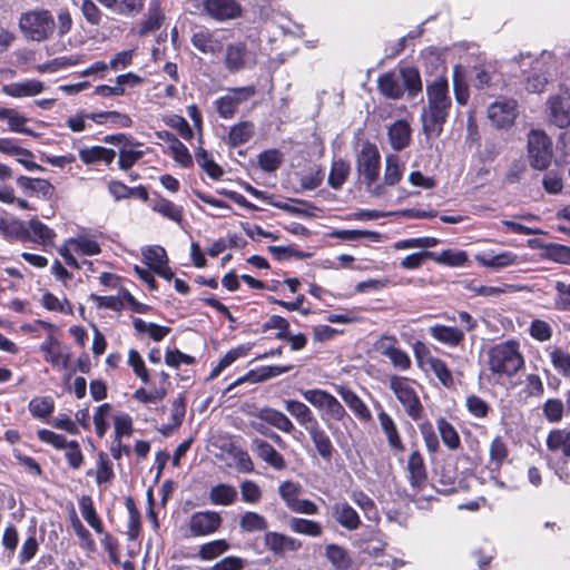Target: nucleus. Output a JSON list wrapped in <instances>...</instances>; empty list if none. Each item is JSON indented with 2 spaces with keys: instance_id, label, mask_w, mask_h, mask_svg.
<instances>
[{
  "instance_id": "1",
  "label": "nucleus",
  "mask_w": 570,
  "mask_h": 570,
  "mask_svg": "<svg viewBox=\"0 0 570 570\" xmlns=\"http://www.w3.org/2000/svg\"><path fill=\"white\" fill-rule=\"evenodd\" d=\"M428 106L421 116L422 130L428 139L439 137L451 109L446 79L436 78L426 87Z\"/></svg>"
},
{
  "instance_id": "2",
  "label": "nucleus",
  "mask_w": 570,
  "mask_h": 570,
  "mask_svg": "<svg viewBox=\"0 0 570 570\" xmlns=\"http://www.w3.org/2000/svg\"><path fill=\"white\" fill-rule=\"evenodd\" d=\"M0 234L6 238L22 242H33L42 245L52 244L55 233L37 219H31L28 225L17 216H0Z\"/></svg>"
},
{
  "instance_id": "3",
  "label": "nucleus",
  "mask_w": 570,
  "mask_h": 570,
  "mask_svg": "<svg viewBox=\"0 0 570 570\" xmlns=\"http://www.w3.org/2000/svg\"><path fill=\"white\" fill-rule=\"evenodd\" d=\"M487 356L490 372L499 377H512L524 366L523 355L515 341L493 345Z\"/></svg>"
},
{
  "instance_id": "4",
  "label": "nucleus",
  "mask_w": 570,
  "mask_h": 570,
  "mask_svg": "<svg viewBox=\"0 0 570 570\" xmlns=\"http://www.w3.org/2000/svg\"><path fill=\"white\" fill-rule=\"evenodd\" d=\"M358 180L366 190L374 196L384 195V186L381 184V155L377 147L368 141L362 145L356 158Z\"/></svg>"
},
{
  "instance_id": "5",
  "label": "nucleus",
  "mask_w": 570,
  "mask_h": 570,
  "mask_svg": "<svg viewBox=\"0 0 570 570\" xmlns=\"http://www.w3.org/2000/svg\"><path fill=\"white\" fill-rule=\"evenodd\" d=\"M415 381L405 376L391 375L389 387L403 406L404 412L413 421H419L423 414V405L415 390Z\"/></svg>"
},
{
  "instance_id": "6",
  "label": "nucleus",
  "mask_w": 570,
  "mask_h": 570,
  "mask_svg": "<svg viewBox=\"0 0 570 570\" xmlns=\"http://www.w3.org/2000/svg\"><path fill=\"white\" fill-rule=\"evenodd\" d=\"M19 28L26 38L41 42L53 35L56 23L50 11L30 10L21 14Z\"/></svg>"
},
{
  "instance_id": "7",
  "label": "nucleus",
  "mask_w": 570,
  "mask_h": 570,
  "mask_svg": "<svg viewBox=\"0 0 570 570\" xmlns=\"http://www.w3.org/2000/svg\"><path fill=\"white\" fill-rule=\"evenodd\" d=\"M527 151L531 167L544 170L553 158L552 140L542 130H531L528 134Z\"/></svg>"
},
{
  "instance_id": "8",
  "label": "nucleus",
  "mask_w": 570,
  "mask_h": 570,
  "mask_svg": "<svg viewBox=\"0 0 570 570\" xmlns=\"http://www.w3.org/2000/svg\"><path fill=\"white\" fill-rule=\"evenodd\" d=\"M224 63L226 69L234 73L253 68L257 63V58L255 52L248 50L245 42L237 41L227 45Z\"/></svg>"
},
{
  "instance_id": "9",
  "label": "nucleus",
  "mask_w": 570,
  "mask_h": 570,
  "mask_svg": "<svg viewBox=\"0 0 570 570\" xmlns=\"http://www.w3.org/2000/svg\"><path fill=\"white\" fill-rule=\"evenodd\" d=\"M548 120L560 129L570 126V88H563L559 94L547 100Z\"/></svg>"
},
{
  "instance_id": "10",
  "label": "nucleus",
  "mask_w": 570,
  "mask_h": 570,
  "mask_svg": "<svg viewBox=\"0 0 570 570\" xmlns=\"http://www.w3.org/2000/svg\"><path fill=\"white\" fill-rule=\"evenodd\" d=\"M487 115L494 127H510L518 116V102L514 99L497 100L488 107Z\"/></svg>"
},
{
  "instance_id": "11",
  "label": "nucleus",
  "mask_w": 570,
  "mask_h": 570,
  "mask_svg": "<svg viewBox=\"0 0 570 570\" xmlns=\"http://www.w3.org/2000/svg\"><path fill=\"white\" fill-rule=\"evenodd\" d=\"M229 91L230 95L220 97L215 101L218 115L225 119H229L235 115L239 104L246 101L255 94V88L253 86H247L233 88Z\"/></svg>"
},
{
  "instance_id": "12",
  "label": "nucleus",
  "mask_w": 570,
  "mask_h": 570,
  "mask_svg": "<svg viewBox=\"0 0 570 570\" xmlns=\"http://www.w3.org/2000/svg\"><path fill=\"white\" fill-rule=\"evenodd\" d=\"M285 404L286 410L309 432L316 450L321 452V435L317 430V421L312 416L309 409L298 401H286Z\"/></svg>"
},
{
  "instance_id": "13",
  "label": "nucleus",
  "mask_w": 570,
  "mask_h": 570,
  "mask_svg": "<svg viewBox=\"0 0 570 570\" xmlns=\"http://www.w3.org/2000/svg\"><path fill=\"white\" fill-rule=\"evenodd\" d=\"M203 7L204 11L217 21L235 19L242 13L236 0H204Z\"/></svg>"
},
{
  "instance_id": "14",
  "label": "nucleus",
  "mask_w": 570,
  "mask_h": 570,
  "mask_svg": "<svg viewBox=\"0 0 570 570\" xmlns=\"http://www.w3.org/2000/svg\"><path fill=\"white\" fill-rule=\"evenodd\" d=\"M220 523L222 518L217 512H196L189 519V530L195 537L207 535L215 532Z\"/></svg>"
},
{
  "instance_id": "15",
  "label": "nucleus",
  "mask_w": 570,
  "mask_h": 570,
  "mask_svg": "<svg viewBox=\"0 0 570 570\" xmlns=\"http://www.w3.org/2000/svg\"><path fill=\"white\" fill-rule=\"evenodd\" d=\"M475 259L483 267L492 269H501L509 266H515L525 262V259L522 256H519L510 250H504L499 254L483 252L475 255Z\"/></svg>"
},
{
  "instance_id": "16",
  "label": "nucleus",
  "mask_w": 570,
  "mask_h": 570,
  "mask_svg": "<svg viewBox=\"0 0 570 570\" xmlns=\"http://www.w3.org/2000/svg\"><path fill=\"white\" fill-rule=\"evenodd\" d=\"M190 41L197 50L205 55H218L224 48L223 39L207 29L195 32Z\"/></svg>"
},
{
  "instance_id": "17",
  "label": "nucleus",
  "mask_w": 570,
  "mask_h": 570,
  "mask_svg": "<svg viewBox=\"0 0 570 570\" xmlns=\"http://www.w3.org/2000/svg\"><path fill=\"white\" fill-rule=\"evenodd\" d=\"M549 452L560 455L563 461L570 460V431L567 429L551 430L547 436Z\"/></svg>"
},
{
  "instance_id": "18",
  "label": "nucleus",
  "mask_w": 570,
  "mask_h": 570,
  "mask_svg": "<svg viewBox=\"0 0 570 570\" xmlns=\"http://www.w3.org/2000/svg\"><path fill=\"white\" fill-rule=\"evenodd\" d=\"M45 353V360L53 367L67 370L70 364V355L59 348V342L53 336H48L40 345Z\"/></svg>"
},
{
  "instance_id": "19",
  "label": "nucleus",
  "mask_w": 570,
  "mask_h": 570,
  "mask_svg": "<svg viewBox=\"0 0 570 570\" xmlns=\"http://www.w3.org/2000/svg\"><path fill=\"white\" fill-rule=\"evenodd\" d=\"M264 542L266 548L277 556H284L288 551H297L302 546L298 540L278 532H267Z\"/></svg>"
},
{
  "instance_id": "20",
  "label": "nucleus",
  "mask_w": 570,
  "mask_h": 570,
  "mask_svg": "<svg viewBox=\"0 0 570 570\" xmlns=\"http://www.w3.org/2000/svg\"><path fill=\"white\" fill-rule=\"evenodd\" d=\"M250 449L259 459L274 469L282 470L285 468L284 458L268 442L262 439H254Z\"/></svg>"
},
{
  "instance_id": "21",
  "label": "nucleus",
  "mask_w": 570,
  "mask_h": 570,
  "mask_svg": "<svg viewBox=\"0 0 570 570\" xmlns=\"http://www.w3.org/2000/svg\"><path fill=\"white\" fill-rule=\"evenodd\" d=\"M412 129L406 120H396L387 128V137L394 150H403L411 141Z\"/></svg>"
},
{
  "instance_id": "22",
  "label": "nucleus",
  "mask_w": 570,
  "mask_h": 570,
  "mask_svg": "<svg viewBox=\"0 0 570 570\" xmlns=\"http://www.w3.org/2000/svg\"><path fill=\"white\" fill-rule=\"evenodd\" d=\"M45 85L37 79H30L21 82H12L2 87V92L13 98L31 97L43 91Z\"/></svg>"
},
{
  "instance_id": "23",
  "label": "nucleus",
  "mask_w": 570,
  "mask_h": 570,
  "mask_svg": "<svg viewBox=\"0 0 570 570\" xmlns=\"http://www.w3.org/2000/svg\"><path fill=\"white\" fill-rule=\"evenodd\" d=\"M430 335L438 342L450 347L459 346L464 340V331L453 326L434 325L429 328Z\"/></svg>"
},
{
  "instance_id": "24",
  "label": "nucleus",
  "mask_w": 570,
  "mask_h": 570,
  "mask_svg": "<svg viewBox=\"0 0 570 570\" xmlns=\"http://www.w3.org/2000/svg\"><path fill=\"white\" fill-rule=\"evenodd\" d=\"M291 370H292L291 365H286V366L274 365V366L262 367L259 370L258 374H256L255 372H249L246 375L237 379L235 382H233L232 384H229L226 387L225 392L226 393L232 392L234 387H236L237 385L242 384L245 381L263 382V381L269 380L272 377L278 376L281 374H284L286 372H289Z\"/></svg>"
},
{
  "instance_id": "25",
  "label": "nucleus",
  "mask_w": 570,
  "mask_h": 570,
  "mask_svg": "<svg viewBox=\"0 0 570 570\" xmlns=\"http://www.w3.org/2000/svg\"><path fill=\"white\" fill-rule=\"evenodd\" d=\"M377 420L382 431L386 436L389 445L395 451H404V444L392 416L385 411L381 410L377 414Z\"/></svg>"
},
{
  "instance_id": "26",
  "label": "nucleus",
  "mask_w": 570,
  "mask_h": 570,
  "mask_svg": "<svg viewBox=\"0 0 570 570\" xmlns=\"http://www.w3.org/2000/svg\"><path fill=\"white\" fill-rule=\"evenodd\" d=\"M332 514L337 523L350 531L356 530L361 524L357 512L347 503L335 504Z\"/></svg>"
},
{
  "instance_id": "27",
  "label": "nucleus",
  "mask_w": 570,
  "mask_h": 570,
  "mask_svg": "<svg viewBox=\"0 0 570 570\" xmlns=\"http://www.w3.org/2000/svg\"><path fill=\"white\" fill-rule=\"evenodd\" d=\"M404 167L400 161L399 156L390 154L385 157L384 177L381 184L384 186V194L386 187L396 185L403 176Z\"/></svg>"
},
{
  "instance_id": "28",
  "label": "nucleus",
  "mask_w": 570,
  "mask_h": 570,
  "mask_svg": "<svg viewBox=\"0 0 570 570\" xmlns=\"http://www.w3.org/2000/svg\"><path fill=\"white\" fill-rule=\"evenodd\" d=\"M379 89L387 98L397 99L403 95L400 72H387L379 78Z\"/></svg>"
},
{
  "instance_id": "29",
  "label": "nucleus",
  "mask_w": 570,
  "mask_h": 570,
  "mask_svg": "<svg viewBox=\"0 0 570 570\" xmlns=\"http://www.w3.org/2000/svg\"><path fill=\"white\" fill-rule=\"evenodd\" d=\"M407 470L411 485L413 488H420L426 480V472L423 458L417 451L410 454Z\"/></svg>"
},
{
  "instance_id": "30",
  "label": "nucleus",
  "mask_w": 570,
  "mask_h": 570,
  "mask_svg": "<svg viewBox=\"0 0 570 570\" xmlns=\"http://www.w3.org/2000/svg\"><path fill=\"white\" fill-rule=\"evenodd\" d=\"M237 499V490L229 484L220 483L209 491V500L215 505H230Z\"/></svg>"
},
{
  "instance_id": "31",
  "label": "nucleus",
  "mask_w": 570,
  "mask_h": 570,
  "mask_svg": "<svg viewBox=\"0 0 570 570\" xmlns=\"http://www.w3.org/2000/svg\"><path fill=\"white\" fill-rule=\"evenodd\" d=\"M257 416L283 432H291L294 428L284 413L274 409L264 407L259 410Z\"/></svg>"
},
{
  "instance_id": "32",
  "label": "nucleus",
  "mask_w": 570,
  "mask_h": 570,
  "mask_svg": "<svg viewBox=\"0 0 570 570\" xmlns=\"http://www.w3.org/2000/svg\"><path fill=\"white\" fill-rule=\"evenodd\" d=\"M140 146V142L125 144L119 150L118 166L121 170L130 169L145 155V151L137 150L134 147Z\"/></svg>"
},
{
  "instance_id": "33",
  "label": "nucleus",
  "mask_w": 570,
  "mask_h": 570,
  "mask_svg": "<svg viewBox=\"0 0 570 570\" xmlns=\"http://www.w3.org/2000/svg\"><path fill=\"white\" fill-rule=\"evenodd\" d=\"M436 428L445 446L452 451L460 448V436L454 426L448 420L444 417L438 419Z\"/></svg>"
},
{
  "instance_id": "34",
  "label": "nucleus",
  "mask_w": 570,
  "mask_h": 570,
  "mask_svg": "<svg viewBox=\"0 0 570 570\" xmlns=\"http://www.w3.org/2000/svg\"><path fill=\"white\" fill-rule=\"evenodd\" d=\"M327 560L337 570H346L352 563L346 549L337 544H328L325 550Z\"/></svg>"
},
{
  "instance_id": "35",
  "label": "nucleus",
  "mask_w": 570,
  "mask_h": 570,
  "mask_svg": "<svg viewBox=\"0 0 570 570\" xmlns=\"http://www.w3.org/2000/svg\"><path fill=\"white\" fill-rule=\"evenodd\" d=\"M254 134V124L250 121H242L233 126L228 134V144L237 147L247 142Z\"/></svg>"
},
{
  "instance_id": "36",
  "label": "nucleus",
  "mask_w": 570,
  "mask_h": 570,
  "mask_svg": "<svg viewBox=\"0 0 570 570\" xmlns=\"http://www.w3.org/2000/svg\"><path fill=\"white\" fill-rule=\"evenodd\" d=\"M17 184L22 189L35 193V194H41L42 196H49L53 187L52 185L42 178H30L27 176H20L17 179Z\"/></svg>"
},
{
  "instance_id": "37",
  "label": "nucleus",
  "mask_w": 570,
  "mask_h": 570,
  "mask_svg": "<svg viewBox=\"0 0 570 570\" xmlns=\"http://www.w3.org/2000/svg\"><path fill=\"white\" fill-rule=\"evenodd\" d=\"M79 507L83 519L99 534L104 533V525L98 517L90 497L83 495L79 501Z\"/></svg>"
},
{
  "instance_id": "38",
  "label": "nucleus",
  "mask_w": 570,
  "mask_h": 570,
  "mask_svg": "<svg viewBox=\"0 0 570 570\" xmlns=\"http://www.w3.org/2000/svg\"><path fill=\"white\" fill-rule=\"evenodd\" d=\"M41 305L51 312H59L67 315L73 314V307L65 296L60 298L50 292H46L42 295Z\"/></svg>"
},
{
  "instance_id": "39",
  "label": "nucleus",
  "mask_w": 570,
  "mask_h": 570,
  "mask_svg": "<svg viewBox=\"0 0 570 570\" xmlns=\"http://www.w3.org/2000/svg\"><path fill=\"white\" fill-rule=\"evenodd\" d=\"M250 347L247 345H239L235 348L229 350L218 362V364L213 368L210 373V379H214L220 374L226 367L230 366L236 360L242 356L247 355Z\"/></svg>"
},
{
  "instance_id": "40",
  "label": "nucleus",
  "mask_w": 570,
  "mask_h": 570,
  "mask_svg": "<svg viewBox=\"0 0 570 570\" xmlns=\"http://www.w3.org/2000/svg\"><path fill=\"white\" fill-rule=\"evenodd\" d=\"M239 527L244 532L265 531L268 527L267 520L257 512H245L239 519Z\"/></svg>"
},
{
  "instance_id": "41",
  "label": "nucleus",
  "mask_w": 570,
  "mask_h": 570,
  "mask_svg": "<svg viewBox=\"0 0 570 570\" xmlns=\"http://www.w3.org/2000/svg\"><path fill=\"white\" fill-rule=\"evenodd\" d=\"M426 364L445 387H451L453 385L454 381L452 373L444 361L434 356H429L426 358Z\"/></svg>"
},
{
  "instance_id": "42",
  "label": "nucleus",
  "mask_w": 570,
  "mask_h": 570,
  "mask_svg": "<svg viewBox=\"0 0 570 570\" xmlns=\"http://www.w3.org/2000/svg\"><path fill=\"white\" fill-rule=\"evenodd\" d=\"M553 368L566 379H570V353L561 347H554L550 354Z\"/></svg>"
},
{
  "instance_id": "43",
  "label": "nucleus",
  "mask_w": 570,
  "mask_h": 570,
  "mask_svg": "<svg viewBox=\"0 0 570 570\" xmlns=\"http://www.w3.org/2000/svg\"><path fill=\"white\" fill-rule=\"evenodd\" d=\"M164 19V13L160 11L157 3H153L148 9L147 18L140 26L139 35L144 36L158 30L161 27Z\"/></svg>"
},
{
  "instance_id": "44",
  "label": "nucleus",
  "mask_w": 570,
  "mask_h": 570,
  "mask_svg": "<svg viewBox=\"0 0 570 570\" xmlns=\"http://www.w3.org/2000/svg\"><path fill=\"white\" fill-rule=\"evenodd\" d=\"M125 504L129 517L127 524V535L130 541H134L138 538L140 532V513L131 498H127Z\"/></svg>"
},
{
  "instance_id": "45",
  "label": "nucleus",
  "mask_w": 570,
  "mask_h": 570,
  "mask_svg": "<svg viewBox=\"0 0 570 570\" xmlns=\"http://www.w3.org/2000/svg\"><path fill=\"white\" fill-rule=\"evenodd\" d=\"M28 407L35 417L46 419L53 412L55 403L50 396L35 397L29 402Z\"/></svg>"
},
{
  "instance_id": "46",
  "label": "nucleus",
  "mask_w": 570,
  "mask_h": 570,
  "mask_svg": "<svg viewBox=\"0 0 570 570\" xmlns=\"http://www.w3.org/2000/svg\"><path fill=\"white\" fill-rule=\"evenodd\" d=\"M229 549V544L226 540H214L208 543L200 546L198 557L202 560H213Z\"/></svg>"
},
{
  "instance_id": "47",
  "label": "nucleus",
  "mask_w": 570,
  "mask_h": 570,
  "mask_svg": "<svg viewBox=\"0 0 570 570\" xmlns=\"http://www.w3.org/2000/svg\"><path fill=\"white\" fill-rule=\"evenodd\" d=\"M144 262L153 269H157L167 264V255L160 246H148L142 249Z\"/></svg>"
},
{
  "instance_id": "48",
  "label": "nucleus",
  "mask_w": 570,
  "mask_h": 570,
  "mask_svg": "<svg viewBox=\"0 0 570 570\" xmlns=\"http://www.w3.org/2000/svg\"><path fill=\"white\" fill-rule=\"evenodd\" d=\"M350 174V165L343 159L334 160L328 175V185L338 188L343 185Z\"/></svg>"
},
{
  "instance_id": "49",
  "label": "nucleus",
  "mask_w": 570,
  "mask_h": 570,
  "mask_svg": "<svg viewBox=\"0 0 570 570\" xmlns=\"http://www.w3.org/2000/svg\"><path fill=\"white\" fill-rule=\"evenodd\" d=\"M342 399L351 407V410L362 420L368 421L371 412L364 402L351 391H341Z\"/></svg>"
},
{
  "instance_id": "50",
  "label": "nucleus",
  "mask_w": 570,
  "mask_h": 570,
  "mask_svg": "<svg viewBox=\"0 0 570 570\" xmlns=\"http://www.w3.org/2000/svg\"><path fill=\"white\" fill-rule=\"evenodd\" d=\"M283 160V155L277 149H268L258 155L259 167L268 173L278 169Z\"/></svg>"
},
{
  "instance_id": "51",
  "label": "nucleus",
  "mask_w": 570,
  "mask_h": 570,
  "mask_svg": "<svg viewBox=\"0 0 570 570\" xmlns=\"http://www.w3.org/2000/svg\"><path fill=\"white\" fill-rule=\"evenodd\" d=\"M548 85V77L541 69H533L532 72L525 78L524 86L527 91L531 94H541Z\"/></svg>"
},
{
  "instance_id": "52",
  "label": "nucleus",
  "mask_w": 570,
  "mask_h": 570,
  "mask_svg": "<svg viewBox=\"0 0 570 570\" xmlns=\"http://www.w3.org/2000/svg\"><path fill=\"white\" fill-rule=\"evenodd\" d=\"M67 244L72 248V250L82 255L91 256L100 253L98 243L89 238H70Z\"/></svg>"
},
{
  "instance_id": "53",
  "label": "nucleus",
  "mask_w": 570,
  "mask_h": 570,
  "mask_svg": "<svg viewBox=\"0 0 570 570\" xmlns=\"http://www.w3.org/2000/svg\"><path fill=\"white\" fill-rule=\"evenodd\" d=\"M166 395L167 389L165 386H159L149 391L145 387H140L134 393V399L144 404H149L161 401Z\"/></svg>"
},
{
  "instance_id": "54",
  "label": "nucleus",
  "mask_w": 570,
  "mask_h": 570,
  "mask_svg": "<svg viewBox=\"0 0 570 570\" xmlns=\"http://www.w3.org/2000/svg\"><path fill=\"white\" fill-rule=\"evenodd\" d=\"M564 412L563 402L560 399H549L543 404V415L550 423H558L562 420Z\"/></svg>"
},
{
  "instance_id": "55",
  "label": "nucleus",
  "mask_w": 570,
  "mask_h": 570,
  "mask_svg": "<svg viewBox=\"0 0 570 570\" xmlns=\"http://www.w3.org/2000/svg\"><path fill=\"white\" fill-rule=\"evenodd\" d=\"M289 528L296 533L307 534L312 537H316L321 532V527L318 525V523L299 518L292 519L289 521Z\"/></svg>"
},
{
  "instance_id": "56",
  "label": "nucleus",
  "mask_w": 570,
  "mask_h": 570,
  "mask_svg": "<svg viewBox=\"0 0 570 570\" xmlns=\"http://www.w3.org/2000/svg\"><path fill=\"white\" fill-rule=\"evenodd\" d=\"M128 364L132 368L134 373L144 382H149V373L145 365L142 357L136 350H130L128 353Z\"/></svg>"
},
{
  "instance_id": "57",
  "label": "nucleus",
  "mask_w": 570,
  "mask_h": 570,
  "mask_svg": "<svg viewBox=\"0 0 570 570\" xmlns=\"http://www.w3.org/2000/svg\"><path fill=\"white\" fill-rule=\"evenodd\" d=\"M65 456L71 469L78 470L83 464L85 458L77 441H69L65 446Z\"/></svg>"
},
{
  "instance_id": "58",
  "label": "nucleus",
  "mask_w": 570,
  "mask_h": 570,
  "mask_svg": "<svg viewBox=\"0 0 570 570\" xmlns=\"http://www.w3.org/2000/svg\"><path fill=\"white\" fill-rule=\"evenodd\" d=\"M240 494L243 501L255 504L262 499V490L257 483L250 480L240 483Z\"/></svg>"
},
{
  "instance_id": "59",
  "label": "nucleus",
  "mask_w": 570,
  "mask_h": 570,
  "mask_svg": "<svg viewBox=\"0 0 570 570\" xmlns=\"http://www.w3.org/2000/svg\"><path fill=\"white\" fill-rule=\"evenodd\" d=\"M281 498L285 501L288 509L292 508L293 503L298 499L302 488L291 481L283 482L278 489Z\"/></svg>"
},
{
  "instance_id": "60",
  "label": "nucleus",
  "mask_w": 570,
  "mask_h": 570,
  "mask_svg": "<svg viewBox=\"0 0 570 570\" xmlns=\"http://www.w3.org/2000/svg\"><path fill=\"white\" fill-rule=\"evenodd\" d=\"M401 81L403 83V89L406 88L410 94H416L421 90L422 83L420 79V75L414 69H403L400 71Z\"/></svg>"
},
{
  "instance_id": "61",
  "label": "nucleus",
  "mask_w": 570,
  "mask_h": 570,
  "mask_svg": "<svg viewBox=\"0 0 570 570\" xmlns=\"http://www.w3.org/2000/svg\"><path fill=\"white\" fill-rule=\"evenodd\" d=\"M529 331L530 335L539 342H547L552 336V327L542 320H533Z\"/></svg>"
},
{
  "instance_id": "62",
  "label": "nucleus",
  "mask_w": 570,
  "mask_h": 570,
  "mask_svg": "<svg viewBox=\"0 0 570 570\" xmlns=\"http://www.w3.org/2000/svg\"><path fill=\"white\" fill-rule=\"evenodd\" d=\"M466 407L470 414L475 417H485L489 413V404L478 395H469L466 397Z\"/></svg>"
},
{
  "instance_id": "63",
  "label": "nucleus",
  "mask_w": 570,
  "mask_h": 570,
  "mask_svg": "<svg viewBox=\"0 0 570 570\" xmlns=\"http://www.w3.org/2000/svg\"><path fill=\"white\" fill-rule=\"evenodd\" d=\"M114 425L117 440H121L122 436H129L132 433V420L130 415L126 413L116 415Z\"/></svg>"
},
{
  "instance_id": "64",
  "label": "nucleus",
  "mask_w": 570,
  "mask_h": 570,
  "mask_svg": "<svg viewBox=\"0 0 570 570\" xmlns=\"http://www.w3.org/2000/svg\"><path fill=\"white\" fill-rule=\"evenodd\" d=\"M556 306L559 309L570 311V283H566L562 281L556 282Z\"/></svg>"
}]
</instances>
